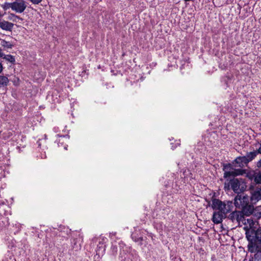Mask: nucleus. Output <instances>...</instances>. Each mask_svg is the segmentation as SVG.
<instances>
[{
  "instance_id": "obj_1",
  "label": "nucleus",
  "mask_w": 261,
  "mask_h": 261,
  "mask_svg": "<svg viewBox=\"0 0 261 261\" xmlns=\"http://www.w3.org/2000/svg\"><path fill=\"white\" fill-rule=\"evenodd\" d=\"M232 204V203L229 201L225 203L218 199L213 200L212 207L215 210L212 218L213 222L215 224L221 223L226 214L231 211Z\"/></svg>"
},
{
  "instance_id": "obj_2",
  "label": "nucleus",
  "mask_w": 261,
  "mask_h": 261,
  "mask_svg": "<svg viewBox=\"0 0 261 261\" xmlns=\"http://www.w3.org/2000/svg\"><path fill=\"white\" fill-rule=\"evenodd\" d=\"M246 238L248 241V250L251 253H255L261 245V227L256 231L247 229Z\"/></svg>"
},
{
  "instance_id": "obj_3",
  "label": "nucleus",
  "mask_w": 261,
  "mask_h": 261,
  "mask_svg": "<svg viewBox=\"0 0 261 261\" xmlns=\"http://www.w3.org/2000/svg\"><path fill=\"white\" fill-rule=\"evenodd\" d=\"M4 10L11 9L12 10L18 13H22L27 8V5L23 0H16L13 3H5L1 5Z\"/></svg>"
},
{
  "instance_id": "obj_4",
  "label": "nucleus",
  "mask_w": 261,
  "mask_h": 261,
  "mask_svg": "<svg viewBox=\"0 0 261 261\" xmlns=\"http://www.w3.org/2000/svg\"><path fill=\"white\" fill-rule=\"evenodd\" d=\"M249 200V197L246 195H238L234 199V204L238 208H243L248 204Z\"/></svg>"
},
{
  "instance_id": "obj_5",
  "label": "nucleus",
  "mask_w": 261,
  "mask_h": 261,
  "mask_svg": "<svg viewBox=\"0 0 261 261\" xmlns=\"http://www.w3.org/2000/svg\"><path fill=\"white\" fill-rule=\"evenodd\" d=\"M232 167L231 164H226L223 166V170L224 171V177L227 178L231 176H235L239 175H242L244 173L242 170H231Z\"/></svg>"
},
{
  "instance_id": "obj_6",
  "label": "nucleus",
  "mask_w": 261,
  "mask_h": 261,
  "mask_svg": "<svg viewBox=\"0 0 261 261\" xmlns=\"http://www.w3.org/2000/svg\"><path fill=\"white\" fill-rule=\"evenodd\" d=\"M231 188L236 193L242 192L245 189V184L237 178H233L229 181Z\"/></svg>"
},
{
  "instance_id": "obj_7",
  "label": "nucleus",
  "mask_w": 261,
  "mask_h": 261,
  "mask_svg": "<svg viewBox=\"0 0 261 261\" xmlns=\"http://www.w3.org/2000/svg\"><path fill=\"white\" fill-rule=\"evenodd\" d=\"M244 215L242 211H234L229 215V218L234 222L236 221L239 224L241 222L243 223L245 220Z\"/></svg>"
},
{
  "instance_id": "obj_8",
  "label": "nucleus",
  "mask_w": 261,
  "mask_h": 261,
  "mask_svg": "<svg viewBox=\"0 0 261 261\" xmlns=\"http://www.w3.org/2000/svg\"><path fill=\"white\" fill-rule=\"evenodd\" d=\"M107 239L105 237H100L99 239L98 244L96 249V254L100 255H102L106 250V243H107Z\"/></svg>"
},
{
  "instance_id": "obj_9",
  "label": "nucleus",
  "mask_w": 261,
  "mask_h": 261,
  "mask_svg": "<svg viewBox=\"0 0 261 261\" xmlns=\"http://www.w3.org/2000/svg\"><path fill=\"white\" fill-rule=\"evenodd\" d=\"M13 23L4 20H0V28L3 30L11 31L13 28Z\"/></svg>"
},
{
  "instance_id": "obj_10",
  "label": "nucleus",
  "mask_w": 261,
  "mask_h": 261,
  "mask_svg": "<svg viewBox=\"0 0 261 261\" xmlns=\"http://www.w3.org/2000/svg\"><path fill=\"white\" fill-rule=\"evenodd\" d=\"M248 163V162L246 159L245 156L238 157L234 161V163L237 164L235 166L239 167H243Z\"/></svg>"
},
{
  "instance_id": "obj_11",
  "label": "nucleus",
  "mask_w": 261,
  "mask_h": 261,
  "mask_svg": "<svg viewBox=\"0 0 261 261\" xmlns=\"http://www.w3.org/2000/svg\"><path fill=\"white\" fill-rule=\"evenodd\" d=\"M243 223L246 225L245 227H244V229L245 231H247V229H254L253 228L254 225L255 224V222L253 221V220L251 219H246L245 218V220L243 222Z\"/></svg>"
},
{
  "instance_id": "obj_12",
  "label": "nucleus",
  "mask_w": 261,
  "mask_h": 261,
  "mask_svg": "<svg viewBox=\"0 0 261 261\" xmlns=\"http://www.w3.org/2000/svg\"><path fill=\"white\" fill-rule=\"evenodd\" d=\"M261 199V193L259 191H254L250 198L251 202L252 203H255Z\"/></svg>"
},
{
  "instance_id": "obj_13",
  "label": "nucleus",
  "mask_w": 261,
  "mask_h": 261,
  "mask_svg": "<svg viewBox=\"0 0 261 261\" xmlns=\"http://www.w3.org/2000/svg\"><path fill=\"white\" fill-rule=\"evenodd\" d=\"M253 206L251 205H247L242 208V212L244 215L246 216H248L252 214L253 212Z\"/></svg>"
},
{
  "instance_id": "obj_14",
  "label": "nucleus",
  "mask_w": 261,
  "mask_h": 261,
  "mask_svg": "<svg viewBox=\"0 0 261 261\" xmlns=\"http://www.w3.org/2000/svg\"><path fill=\"white\" fill-rule=\"evenodd\" d=\"M257 152L252 151L248 153L246 156H245L246 159L247 160L248 163L252 161L256 156Z\"/></svg>"
},
{
  "instance_id": "obj_15",
  "label": "nucleus",
  "mask_w": 261,
  "mask_h": 261,
  "mask_svg": "<svg viewBox=\"0 0 261 261\" xmlns=\"http://www.w3.org/2000/svg\"><path fill=\"white\" fill-rule=\"evenodd\" d=\"M2 58H3V59H5L6 61H7L10 63H14L15 61L14 57L11 55H6L4 54L3 57H2Z\"/></svg>"
},
{
  "instance_id": "obj_16",
  "label": "nucleus",
  "mask_w": 261,
  "mask_h": 261,
  "mask_svg": "<svg viewBox=\"0 0 261 261\" xmlns=\"http://www.w3.org/2000/svg\"><path fill=\"white\" fill-rule=\"evenodd\" d=\"M1 45L4 47L7 48H11L13 46V44L11 42L4 40L1 41Z\"/></svg>"
},
{
  "instance_id": "obj_17",
  "label": "nucleus",
  "mask_w": 261,
  "mask_h": 261,
  "mask_svg": "<svg viewBox=\"0 0 261 261\" xmlns=\"http://www.w3.org/2000/svg\"><path fill=\"white\" fill-rule=\"evenodd\" d=\"M8 82L9 80L7 77L0 75V86L7 85Z\"/></svg>"
},
{
  "instance_id": "obj_18",
  "label": "nucleus",
  "mask_w": 261,
  "mask_h": 261,
  "mask_svg": "<svg viewBox=\"0 0 261 261\" xmlns=\"http://www.w3.org/2000/svg\"><path fill=\"white\" fill-rule=\"evenodd\" d=\"M10 19L15 22H18L19 20H22V19L14 14H11L10 15Z\"/></svg>"
},
{
  "instance_id": "obj_19",
  "label": "nucleus",
  "mask_w": 261,
  "mask_h": 261,
  "mask_svg": "<svg viewBox=\"0 0 261 261\" xmlns=\"http://www.w3.org/2000/svg\"><path fill=\"white\" fill-rule=\"evenodd\" d=\"M132 239L136 242H140V244H141V242L143 240V238L140 237L137 238L135 234L134 233L132 235Z\"/></svg>"
},
{
  "instance_id": "obj_20",
  "label": "nucleus",
  "mask_w": 261,
  "mask_h": 261,
  "mask_svg": "<svg viewBox=\"0 0 261 261\" xmlns=\"http://www.w3.org/2000/svg\"><path fill=\"white\" fill-rule=\"evenodd\" d=\"M254 180L257 184H261V173H259L255 176Z\"/></svg>"
},
{
  "instance_id": "obj_21",
  "label": "nucleus",
  "mask_w": 261,
  "mask_h": 261,
  "mask_svg": "<svg viewBox=\"0 0 261 261\" xmlns=\"http://www.w3.org/2000/svg\"><path fill=\"white\" fill-rule=\"evenodd\" d=\"M228 0H219V2L217 5L218 6H222L226 4H227V2Z\"/></svg>"
},
{
  "instance_id": "obj_22",
  "label": "nucleus",
  "mask_w": 261,
  "mask_h": 261,
  "mask_svg": "<svg viewBox=\"0 0 261 261\" xmlns=\"http://www.w3.org/2000/svg\"><path fill=\"white\" fill-rule=\"evenodd\" d=\"M32 4L37 5L40 3L42 0H29Z\"/></svg>"
},
{
  "instance_id": "obj_23",
  "label": "nucleus",
  "mask_w": 261,
  "mask_h": 261,
  "mask_svg": "<svg viewBox=\"0 0 261 261\" xmlns=\"http://www.w3.org/2000/svg\"><path fill=\"white\" fill-rule=\"evenodd\" d=\"M3 67L2 65V64L0 62V73H1L3 71Z\"/></svg>"
},
{
  "instance_id": "obj_24",
  "label": "nucleus",
  "mask_w": 261,
  "mask_h": 261,
  "mask_svg": "<svg viewBox=\"0 0 261 261\" xmlns=\"http://www.w3.org/2000/svg\"><path fill=\"white\" fill-rule=\"evenodd\" d=\"M4 56V53L2 52V49L0 48V57H2Z\"/></svg>"
},
{
  "instance_id": "obj_25",
  "label": "nucleus",
  "mask_w": 261,
  "mask_h": 261,
  "mask_svg": "<svg viewBox=\"0 0 261 261\" xmlns=\"http://www.w3.org/2000/svg\"><path fill=\"white\" fill-rule=\"evenodd\" d=\"M261 252V245L260 247L256 250L255 253Z\"/></svg>"
},
{
  "instance_id": "obj_26",
  "label": "nucleus",
  "mask_w": 261,
  "mask_h": 261,
  "mask_svg": "<svg viewBox=\"0 0 261 261\" xmlns=\"http://www.w3.org/2000/svg\"><path fill=\"white\" fill-rule=\"evenodd\" d=\"M257 153H260V154H261V144H260V145L259 148H258V149Z\"/></svg>"
},
{
  "instance_id": "obj_27",
  "label": "nucleus",
  "mask_w": 261,
  "mask_h": 261,
  "mask_svg": "<svg viewBox=\"0 0 261 261\" xmlns=\"http://www.w3.org/2000/svg\"><path fill=\"white\" fill-rule=\"evenodd\" d=\"M258 166H261V160L258 162Z\"/></svg>"
},
{
  "instance_id": "obj_28",
  "label": "nucleus",
  "mask_w": 261,
  "mask_h": 261,
  "mask_svg": "<svg viewBox=\"0 0 261 261\" xmlns=\"http://www.w3.org/2000/svg\"><path fill=\"white\" fill-rule=\"evenodd\" d=\"M64 137H67L68 139H69V136H68V135H67V136H64Z\"/></svg>"
},
{
  "instance_id": "obj_29",
  "label": "nucleus",
  "mask_w": 261,
  "mask_h": 261,
  "mask_svg": "<svg viewBox=\"0 0 261 261\" xmlns=\"http://www.w3.org/2000/svg\"><path fill=\"white\" fill-rule=\"evenodd\" d=\"M67 146H65V147H64V149H65V150H66V149H67Z\"/></svg>"
},
{
  "instance_id": "obj_30",
  "label": "nucleus",
  "mask_w": 261,
  "mask_h": 261,
  "mask_svg": "<svg viewBox=\"0 0 261 261\" xmlns=\"http://www.w3.org/2000/svg\"><path fill=\"white\" fill-rule=\"evenodd\" d=\"M185 2H188V1H190V0H184Z\"/></svg>"
},
{
  "instance_id": "obj_31",
  "label": "nucleus",
  "mask_w": 261,
  "mask_h": 261,
  "mask_svg": "<svg viewBox=\"0 0 261 261\" xmlns=\"http://www.w3.org/2000/svg\"><path fill=\"white\" fill-rule=\"evenodd\" d=\"M249 261H253V259H249Z\"/></svg>"
},
{
  "instance_id": "obj_32",
  "label": "nucleus",
  "mask_w": 261,
  "mask_h": 261,
  "mask_svg": "<svg viewBox=\"0 0 261 261\" xmlns=\"http://www.w3.org/2000/svg\"><path fill=\"white\" fill-rule=\"evenodd\" d=\"M226 188V184H225V188Z\"/></svg>"
},
{
  "instance_id": "obj_33",
  "label": "nucleus",
  "mask_w": 261,
  "mask_h": 261,
  "mask_svg": "<svg viewBox=\"0 0 261 261\" xmlns=\"http://www.w3.org/2000/svg\"><path fill=\"white\" fill-rule=\"evenodd\" d=\"M172 149H174V148H173V146H172Z\"/></svg>"
}]
</instances>
